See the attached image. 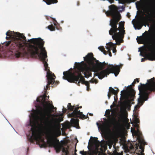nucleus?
<instances>
[{
	"label": "nucleus",
	"mask_w": 155,
	"mask_h": 155,
	"mask_svg": "<svg viewBox=\"0 0 155 155\" xmlns=\"http://www.w3.org/2000/svg\"><path fill=\"white\" fill-rule=\"evenodd\" d=\"M106 114L108 115V116H109V117H110V110H107L106 111Z\"/></svg>",
	"instance_id": "obj_33"
},
{
	"label": "nucleus",
	"mask_w": 155,
	"mask_h": 155,
	"mask_svg": "<svg viewBox=\"0 0 155 155\" xmlns=\"http://www.w3.org/2000/svg\"><path fill=\"white\" fill-rule=\"evenodd\" d=\"M152 15L150 13H148V15L146 17L143 15L140 16L141 21L140 20L136 21L134 24V26L135 29L138 30L141 28L143 26L142 23L146 24L144 26H146V24H148L149 22L152 19Z\"/></svg>",
	"instance_id": "obj_9"
},
{
	"label": "nucleus",
	"mask_w": 155,
	"mask_h": 155,
	"mask_svg": "<svg viewBox=\"0 0 155 155\" xmlns=\"http://www.w3.org/2000/svg\"><path fill=\"white\" fill-rule=\"evenodd\" d=\"M82 84H85L86 86H87L88 85H90L89 82L85 81H84L83 83Z\"/></svg>",
	"instance_id": "obj_31"
},
{
	"label": "nucleus",
	"mask_w": 155,
	"mask_h": 155,
	"mask_svg": "<svg viewBox=\"0 0 155 155\" xmlns=\"http://www.w3.org/2000/svg\"><path fill=\"white\" fill-rule=\"evenodd\" d=\"M42 141L43 142V143L41 145V147L45 148L47 147V144L46 143V142L44 141V139L42 140Z\"/></svg>",
	"instance_id": "obj_27"
},
{
	"label": "nucleus",
	"mask_w": 155,
	"mask_h": 155,
	"mask_svg": "<svg viewBox=\"0 0 155 155\" xmlns=\"http://www.w3.org/2000/svg\"><path fill=\"white\" fill-rule=\"evenodd\" d=\"M82 69L80 65L78 67H75V66L74 71L73 72L69 71L63 72V78L70 83H76L79 79L82 83L84 81H85L84 77L81 73Z\"/></svg>",
	"instance_id": "obj_7"
},
{
	"label": "nucleus",
	"mask_w": 155,
	"mask_h": 155,
	"mask_svg": "<svg viewBox=\"0 0 155 155\" xmlns=\"http://www.w3.org/2000/svg\"><path fill=\"white\" fill-rule=\"evenodd\" d=\"M114 155H122L120 153H118L116 151L114 153Z\"/></svg>",
	"instance_id": "obj_35"
},
{
	"label": "nucleus",
	"mask_w": 155,
	"mask_h": 155,
	"mask_svg": "<svg viewBox=\"0 0 155 155\" xmlns=\"http://www.w3.org/2000/svg\"><path fill=\"white\" fill-rule=\"evenodd\" d=\"M137 107H138V106L137 105L135 106V108L136 109H137Z\"/></svg>",
	"instance_id": "obj_45"
},
{
	"label": "nucleus",
	"mask_w": 155,
	"mask_h": 155,
	"mask_svg": "<svg viewBox=\"0 0 155 155\" xmlns=\"http://www.w3.org/2000/svg\"><path fill=\"white\" fill-rule=\"evenodd\" d=\"M76 118H72L71 120V123L73 125L74 127L78 128L79 127V119L77 118L78 117H75Z\"/></svg>",
	"instance_id": "obj_20"
},
{
	"label": "nucleus",
	"mask_w": 155,
	"mask_h": 155,
	"mask_svg": "<svg viewBox=\"0 0 155 155\" xmlns=\"http://www.w3.org/2000/svg\"><path fill=\"white\" fill-rule=\"evenodd\" d=\"M140 55H142V53H140Z\"/></svg>",
	"instance_id": "obj_50"
},
{
	"label": "nucleus",
	"mask_w": 155,
	"mask_h": 155,
	"mask_svg": "<svg viewBox=\"0 0 155 155\" xmlns=\"http://www.w3.org/2000/svg\"><path fill=\"white\" fill-rule=\"evenodd\" d=\"M134 132L135 135L137 136V140H138V143L137 144V147H139L140 150H139V152L136 153L137 155H144L143 153L144 151V146L147 145V143L145 142L143 139L141 132L139 130H135L134 129Z\"/></svg>",
	"instance_id": "obj_8"
},
{
	"label": "nucleus",
	"mask_w": 155,
	"mask_h": 155,
	"mask_svg": "<svg viewBox=\"0 0 155 155\" xmlns=\"http://www.w3.org/2000/svg\"><path fill=\"white\" fill-rule=\"evenodd\" d=\"M54 20V24L55 27H54L52 25H49L48 27V28L51 31H54L55 30V28L58 30H59L61 28L59 25L57 23L55 19L52 18Z\"/></svg>",
	"instance_id": "obj_17"
},
{
	"label": "nucleus",
	"mask_w": 155,
	"mask_h": 155,
	"mask_svg": "<svg viewBox=\"0 0 155 155\" xmlns=\"http://www.w3.org/2000/svg\"><path fill=\"white\" fill-rule=\"evenodd\" d=\"M49 96L48 97L44 95L43 97H40L37 99V101L42 102L43 107L39 106L37 109V112L39 115V119L41 124L45 125L47 128H49L51 130L56 132L57 136L60 135V132H56L58 128V124L61 121L63 120V118H53L50 120L51 117H54L55 115L52 113L56 112L57 108L54 107L53 104H51L49 101H46L49 99Z\"/></svg>",
	"instance_id": "obj_2"
},
{
	"label": "nucleus",
	"mask_w": 155,
	"mask_h": 155,
	"mask_svg": "<svg viewBox=\"0 0 155 155\" xmlns=\"http://www.w3.org/2000/svg\"><path fill=\"white\" fill-rule=\"evenodd\" d=\"M154 78L147 80L145 84L140 83V85L138 86L139 91L140 97L138 99V103L143 104L145 101L148 99L149 95L152 92H155V82L153 81Z\"/></svg>",
	"instance_id": "obj_5"
},
{
	"label": "nucleus",
	"mask_w": 155,
	"mask_h": 155,
	"mask_svg": "<svg viewBox=\"0 0 155 155\" xmlns=\"http://www.w3.org/2000/svg\"><path fill=\"white\" fill-rule=\"evenodd\" d=\"M127 16L128 18H130V15L129 13H127Z\"/></svg>",
	"instance_id": "obj_38"
},
{
	"label": "nucleus",
	"mask_w": 155,
	"mask_h": 155,
	"mask_svg": "<svg viewBox=\"0 0 155 155\" xmlns=\"http://www.w3.org/2000/svg\"><path fill=\"white\" fill-rule=\"evenodd\" d=\"M119 91V90L117 89V90H115L111 87H110L109 88V91L108 92L107 96L108 98L109 99L112 94H113L115 95H117L118 92Z\"/></svg>",
	"instance_id": "obj_18"
},
{
	"label": "nucleus",
	"mask_w": 155,
	"mask_h": 155,
	"mask_svg": "<svg viewBox=\"0 0 155 155\" xmlns=\"http://www.w3.org/2000/svg\"><path fill=\"white\" fill-rule=\"evenodd\" d=\"M82 108L81 106L79 107L78 105H77L75 110L71 113L68 114V116L70 117H78L82 120H84L88 118L87 115V116H86L83 114L82 112H80V111L79 110V108Z\"/></svg>",
	"instance_id": "obj_10"
},
{
	"label": "nucleus",
	"mask_w": 155,
	"mask_h": 155,
	"mask_svg": "<svg viewBox=\"0 0 155 155\" xmlns=\"http://www.w3.org/2000/svg\"><path fill=\"white\" fill-rule=\"evenodd\" d=\"M43 1L48 5L56 3L58 2L57 0H43Z\"/></svg>",
	"instance_id": "obj_21"
},
{
	"label": "nucleus",
	"mask_w": 155,
	"mask_h": 155,
	"mask_svg": "<svg viewBox=\"0 0 155 155\" xmlns=\"http://www.w3.org/2000/svg\"><path fill=\"white\" fill-rule=\"evenodd\" d=\"M144 33H143V35H144Z\"/></svg>",
	"instance_id": "obj_56"
},
{
	"label": "nucleus",
	"mask_w": 155,
	"mask_h": 155,
	"mask_svg": "<svg viewBox=\"0 0 155 155\" xmlns=\"http://www.w3.org/2000/svg\"><path fill=\"white\" fill-rule=\"evenodd\" d=\"M81 82V81H80V80L78 81V85L79 86H80V84H79Z\"/></svg>",
	"instance_id": "obj_42"
},
{
	"label": "nucleus",
	"mask_w": 155,
	"mask_h": 155,
	"mask_svg": "<svg viewBox=\"0 0 155 155\" xmlns=\"http://www.w3.org/2000/svg\"><path fill=\"white\" fill-rule=\"evenodd\" d=\"M153 81L155 82V78H154V79L153 80Z\"/></svg>",
	"instance_id": "obj_52"
},
{
	"label": "nucleus",
	"mask_w": 155,
	"mask_h": 155,
	"mask_svg": "<svg viewBox=\"0 0 155 155\" xmlns=\"http://www.w3.org/2000/svg\"><path fill=\"white\" fill-rule=\"evenodd\" d=\"M72 105H71V103H69L68 104V106H67V108H68V107H70Z\"/></svg>",
	"instance_id": "obj_40"
},
{
	"label": "nucleus",
	"mask_w": 155,
	"mask_h": 155,
	"mask_svg": "<svg viewBox=\"0 0 155 155\" xmlns=\"http://www.w3.org/2000/svg\"><path fill=\"white\" fill-rule=\"evenodd\" d=\"M109 8L110 10L105 12L107 16H110L112 18L110 21L109 25L111 28L109 31V34L111 35L116 33L125 34L124 21L120 22L119 27L117 28V25L121 18L120 14L116 10L114 5L110 6Z\"/></svg>",
	"instance_id": "obj_4"
},
{
	"label": "nucleus",
	"mask_w": 155,
	"mask_h": 155,
	"mask_svg": "<svg viewBox=\"0 0 155 155\" xmlns=\"http://www.w3.org/2000/svg\"><path fill=\"white\" fill-rule=\"evenodd\" d=\"M123 92H124L123 91H121V95H122V93Z\"/></svg>",
	"instance_id": "obj_47"
},
{
	"label": "nucleus",
	"mask_w": 155,
	"mask_h": 155,
	"mask_svg": "<svg viewBox=\"0 0 155 155\" xmlns=\"http://www.w3.org/2000/svg\"><path fill=\"white\" fill-rule=\"evenodd\" d=\"M153 43L155 46V38L153 39ZM149 50L150 51L148 56L150 58L151 60H155V47L153 48H149Z\"/></svg>",
	"instance_id": "obj_16"
},
{
	"label": "nucleus",
	"mask_w": 155,
	"mask_h": 155,
	"mask_svg": "<svg viewBox=\"0 0 155 155\" xmlns=\"http://www.w3.org/2000/svg\"><path fill=\"white\" fill-rule=\"evenodd\" d=\"M80 65L83 68V69H82V71H81V72L84 73L85 77L88 78L90 76H91V71L89 69L86 64L84 65L82 64L81 63L77 62H75V67H78V65Z\"/></svg>",
	"instance_id": "obj_12"
},
{
	"label": "nucleus",
	"mask_w": 155,
	"mask_h": 155,
	"mask_svg": "<svg viewBox=\"0 0 155 155\" xmlns=\"http://www.w3.org/2000/svg\"><path fill=\"white\" fill-rule=\"evenodd\" d=\"M64 110H65V111L64 112H65L66 111V110H67V109L66 108H65L64 109Z\"/></svg>",
	"instance_id": "obj_49"
},
{
	"label": "nucleus",
	"mask_w": 155,
	"mask_h": 155,
	"mask_svg": "<svg viewBox=\"0 0 155 155\" xmlns=\"http://www.w3.org/2000/svg\"><path fill=\"white\" fill-rule=\"evenodd\" d=\"M114 120L117 123H118H118L114 119Z\"/></svg>",
	"instance_id": "obj_48"
},
{
	"label": "nucleus",
	"mask_w": 155,
	"mask_h": 155,
	"mask_svg": "<svg viewBox=\"0 0 155 155\" xmlns=\"http://www.w3.org/2000/svg\"><path fill=\"white\" fill-rule=\"evenodd\" d=\"M114 45H115V48H112V47H111V48H110V50H113V52L114 53H116L117 51V50L116 49V44H114Z\"/></svg>",
	"instance_id": "obj_28"
},
{
	"label": "nucleus",
	"mask_w": 155,
	"mask_h": 155,
	"mask_svg": "<svg viewBox=\"0 0 155 155\" xmlns=\"http://www.w3.org/2000/svg\"><path fill=\"white\" fill-rule=\"evenodd\" d=\"M115 45H114V44L112 42H109L108 43L106 44V48L107 50V53L108 52L109 55L110 56H112V54L110 52V48H115Z\"/></svg>",
	"instance_id": "obj_19"
},
{
	"label": "nucleus",
	"mask_w": 155,
	"mask_h": 155,
	"mask_svg": "<svg viewBox=\"0 0 155 155\" xmlns=\"http://www.w3.org/2000/svg\"><path fill=\"white\" fill-rule=\"evenodd\" d=\"M97 153H95V154L96 155H97Z\"/></svg>",
	"instance_id": "obj_51"
},
{
	"label": "nucleus",
	"mask_w": 155,
	"mask_h": 155,
	"mask_svg": "<svg viewBox=\"0 0 155 155\" xmlns=\"http://www.w3.org/2000/svg\"><path fill=\"white\" fill-rule=\"evenodd\" d=\"M88 114H89V115L90 116H92L93 115V114H92L89 113H88Z\"/></svg>",
	"instance_id": "obj_43"
},
{
	"label": "nucleus",
	"mask_w": 155,
	"mask_h": 155,
	"mask_svg": "<svg viewBox=\"0 0 155 155\" xmlns=\"http://www.w3.org/2000/svg\"><path fill=\"white\" fill-rule=\"evenodd\" d=\"M90 90V85L87 86V91H89Z\"/></svg>",
	"instance_id": "obj_37"
},
{
	"label": "nucleus",
	"mask_w": 155,
	"mask_h": 155,
	"mask_svg": "<svg viewBox=\"0 0 155 155\" xmlns=\"http://www.w3.org/2000/svg\"><path fill=\"white\" fill-rule=\"evenodd\" d=\"M109 2H110V3H112L113 2H114V0H108Z\"/></svg>",
	"instance_id": "obj_39"
},
{
	"label": "nucleus",
	"mask_w": 155,
	"mask_h": 155,
	"mask_svg": "<svg viewBox=\"0 0 155 155\" xmlns=\"http://www.w3.org/2000/svg\"><path fill=\"white\" fill-rule=\"evenodd\" d=\"M90 81L92 83L97 84L98 83V80L96 79H91Z\"/></svg>",
	"instance_id": "obj_29"
},
{
	"label": "nucleus",
	"mask_w": 155,
	"mask_h": 155,
	"mask_svg": "<svg viewBox=\"0 0 155 155\" xmlns=\"http://www.w3.org/2000/svg\"><path fill=\"white\" fill-rule=\"evenodd\" d=\"M60 127V126L59 124H58V128L56 130V132H60L61 134V131L58 130ZM47 129L53 134L54 137L50 136L47 139V144L49 146L54 147L57 153H59L62 149V152L65 154V155H69V152L68 150L69 147L67 146L66 147H63V145L60 143L59 140L57 138V137L61 135V134L60 135L57 136V134H56L55 131V132H53L49 128Z\"/></svg>",
	"instance_id": "obj_6"
},
{
	"label": "nucleus",
	"mask_w": 155,
	"mask_h": 155,
	"mask_svg": "<svg viewBox=\"0 0 155 155\" xmlns=\"http://www.w3.org/2000/svg\"><path fill=\"white\" fill-rule=\"evenodd\" d=\"M137 40L139 44H144L146 42V41L142 36L139 37L138 39H137Z\"/></svg>",
	"instance_id": "obj_22"
},
{
	"label": "nucleus",
	"mask_w": 155,
	"mask_h": 155,
	"mask_svg": "<svg viewBox=\"0 0 155 155\" xmlns=\"http://www.w3.org/2000/svg\"><path fill=\"white\" fill-rule=\"evenodd\" d=\"M105 123L102 124H100L97 122L96 124L99 128H101L102 129H104L105 127L109 129L111 126V121L110 120H108L105 119Z\"/></svg>",
	"instance_id": "obj_14"
},
{
	"label": "nucleus",
	"mask_w": 155,
	"mask_h": 155,
	"mask_svg": "<svg viewBox=\"0 0 155 155\" xmlns=\"http://www.w3.org/2000/svg\"><path fill=\"white\" fill-rule=\"evenodd\" d=\"M6 39L7 40H9L10 39H12V38L11 37V36H8L6 37Z\"/></svg>",
	"instance_id": "obj_36"
},
{
	"label": "nucleus",
	"mask_w": 155,
	"mask_h": 155,
	"mask_svg": "<svg viewBox=\"0 0 155 155\" xmlns=\"http://www.w3.org/2000/svg\"><path fill=\"white\" fill-rule=\"evenodd\" d=\"M134 121L135 123L137 124H138L140 122L139 119L137 117L135 118V119Z\"/></svg>",
	"instance_id": "obj_32"
},
{
	"label": "nucleus",
	"mask_w": 155,
	"mask_h": 155,
	"mask_svg": "<svg viewBox=\"0 0 155 155\" xmlns=\"http://www.w3.org/2000/svg\"><path fill=\"white\" fill-rule=\"evenodd\" d=\"M149 33H148V31H146L145 33H146L147 35L149 37H151L152 34L154 32H155V31H154L153 29H152L149 31Z\"/></svg>",
	"instance_id": "obj_23"
},
{
	"label": "nucleus",
	"mask_w": 155,
	"mask_h": 155,
	"mask_svg": "<svg viewBox=\"0 0 155 155\" xmlns=\"http://www.w3.org/2000/svg\"><path fill=\"white\" fill-rule=\"evenodd\" d=\"M77 151V150L76 149H75V154H76V152Z\"/></svg>",
	"instance_id": "obj_46"
},
{
	"label": "nucleus",
	"mask_w": 155,
	"mask_h": 155,
	"mask_svg": "<svg viewBox=\"0 0 155 155\" xmlns=\"http://www.w3.org/2000/svg\"><path fill=\"white\" fill-rule=\"evenodd\" d=\"M98 138L97 137H94L93 140L94 141V143L97 146V147H98L100 145V142L97 140Z\"/></svg>",
	"instance_id": "obj_24"
},
{
	"label": "nucleus",
	"mask_w": 155,
	"mask_h": 155,
	"mask_svg": "<svg viewBox=\"0 0 155 155\" xmlns=\"http://www.w3.org/2000/svg\"><path fill=\"white\" fill-rule=\"evenodd\" d=\"M7 36H11L12 41H9L6 43L7 46L12 52L15 53L17 58L22 55L31 56L32 58H37L39 57L44 64L45 70L47 71V79L48 84L44 88V91L46 92L48 89L50 88V84L52 87L56 86L59 83V81H55L56 77L50 71L47 63L48 61L47 53L45 47H44L45 42L40 38H33L28 41L23 34L18 32H15L10 30L6 33Z\"/></svg>",
	"instance_id": "obj_1"
},
{
	"label": "nucleus",
	"mask_w": 155,
	"mask_h": 155,
	"mask_svg": "<svg viewBox=\"0 0 155 155\" xmlns=\"http://www.w3.org/2000/svg\"><path fill=\"white\" fill-rule=\"evenodd\" d=\"M82 63H84V62L83 61H82L81 62Z\"/></svg>",
	"instance_id": "obj_53"
},
{
	"label": "nucleus",
	"mask_w": 155,
	"mask_h": 155,
	"mask_svg": "<svg viewBox=\"0 0 155 155\" xmlns=\"http://www.w3.org/2000/svg\"><path fill=\"white\" fill-rule=\"evenodd\" d=\"M84 58V61L90 65H94V62H95L97 68L94 71L96 72L94 75L97 76L100 79H102L105 77H107L110 73H114L115 76H117L120 72V68L119 66H114L112 64H110L107 68L103 70L105 65H108V64L105 63L104 61L101 63L93 57L92 53H88Z\"/></svg>",
	"instance_id": "obj_3"
},
{
	"label": "nucleus",
	"mask_w": 155,
	"mask_h": 155,
	"mask_svg": "<svg viewBox=\"0 0 155 155\" xmlns=\"http://www.w3.org/2000/svg\"><path fill=\"white\" fill-rule=\"evenodd\" d=\"M127 117V116H125L126 117Z\"/></svg>",
	"instance_id": "obj_57"
},
{
	"label": "nucleus",
	"mask_w": 155,
	"mask_h": 155,
	"mask_svg": "<svg viewBox=\"0 0 155 155\" xmlns=\"http://www.w3.org/2000/svg\"><path fill=\"white\" fill-rule=\"evenodd\" d=\"M125 34L120 33H116L111 35L112 37L114 40H115L116 45H120L121 43L124 42L123 38L124 37Z\"/></svg>",
	"instance_id": "obj_13"
},
{
	"label": "nucleus",
	"mask_w": 155,
	"mask_h": 155,
	"mask_svg": "<svg viewBox=\"0 0 155 155\" xmlns=\"http://www.w3.org/2000/svg\"><path fill=\"white\" fill-rule=\"evenodd\" d=\"M117 95H115L114 96V100H115V97H117Z\"/></svg>",
	"instance_id": "obj_44"
},
{
	"label": "nucleus",
	"mask_w": 155,
	"mask_h": 155,
	"mask_svg": "<svg viewBox=\"0 0 155 155\" xmlns=\"http://www.w3.org/2000/svg\"><path fill=\"white\" fill-rule=\"evenodd\" d=\"M80 153L82 155H87V153L86 151H80Z\"/></svg>",
	"instance_id": "obj_30"
},
{
	"label": "nucleus",
	"mask_w": 155,
	"mask_h": 155,
	"mask_svg": "<svg viewBox=\"0 0 155 155\" xmlns=\"http://www.w3.org/2000/svg\"><path fill=\"white\" fill-rule=\"evenodd\" d=\"M77 155V154H76H76H75V155Z\"/></svg>",
	"instance_id": "obj_55"
},
{
	"label": "nucleus",
	"mask_w": 155,
	"mask_h": 155,
	"mask_svg": "<svg viewBox=\"0 0 155 155\" xmlns=\"http://www.w3.org/2000/svg\"><path fill=\"white\" fill-rule=\"evenodd\" d=\"M76 107V106L75 105H73V106H71L70 107H68V109L70 111H73L75 110V108Z\"/></svg>",
	"instance_id": "obj_26"
},
{
	"label": "nucleus",
	"mask_w": 155,
	"mask_h": 155,
	"mask_svg": "<svg viewBox=\"0 0 155 155\" xmlns=\"http://www.w3.org/2000/svg\"><path fill=\"white\" fill-rule=\"evenodd\" d=\"M136 80H137V82L138 83L139 82V78H136L134 80V81L132 83V84L131 85H130L129 87L131 89V91L129 93V96L130 97V98L131 99V101H134V98L135 97V92L134 91V90L132 89V88L131 86L133 85L134 86V84L136 83Z\"/></svg>",
	"instance_id": "obj_15"
},
{
	"label": "nucleus",
	"mask_w": 155,
	"mask_h": 155,
	"mask_svg": "<svg viewBox=\"0 0 155 155\" xmlns=\"http://www.w3.org/2000/svg\"><path fill=\"white\" fill-rule=\"evenodd\" d=\"M30 125L31 126V130L32 132L31 135L28 136V140L31 143H33L35 140H38V134L37 131L35 127V123L30 120Z\"/></svg>",
	"instance_id": "obj_11"
},
{
	"label": "nucleus",
	"mask_w": 155,
	"mask_h": 155,
	"mask_svg": "<svg viewBox=\"0 0 155 155\" xmlns=\"http://www.w3.org/2000/svg\"><path fill=\"white\" fill-rule=\"evenodd\" d=\"M134 126L136 128L137 130H139V126L137 124L135 123Z\"/></svg>",
	"instance_id": "obj_34"
},
{
	"label": "nucleus",
	"mask_w": 155,
	"mask_h": 155,
	"mask_svg": "<svg viewBox=\"0 0 155 155\" xmlns=\"http://www.w3.org/2000/svg\"><path fill=\"white\" fill-rule=\"evenodd\" d=\"M136 82H137V80H136Z\"/></svg>",
	"instance_id": "obj_54"
},
{
	"label": "nucleus",
	"mask_w": 155,
	"mask_h": 155,
	"mask_svg": "<svg viewBox=\"0 0 155 155\" xmlns=\"http://www.w3.org/2000/svg\"><path fill=\"white\" fill-rule=\"evenodd\" d=\"M141 59V61L142 62L144 61L145 60V59L144 58H142Z\"/></svg>",
	"instance_id": "obj_41"
},
{
	"label": "nucleus",
	"mask_w": 155,
	"mask_h": 155,
	"mask_svg": "<svg viewBox=\"0 0 155 155\" xmlns=\"http://www.w3.org/2000/svg\"><path fill=\"white\" fill-rule=\"evenodd\" d=\"M99 49L101 50L102 52L103 53L105 54H107V52L104 49V48L103 46L99 47L98 48Z\"/></svg>",
	"instance_id": "obj_25"
}]
</instances>
